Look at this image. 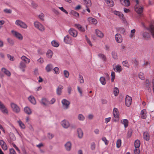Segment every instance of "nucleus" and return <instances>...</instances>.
<instances>
[{
	"instance_id": "nucleus-1",
	"label": "nucleus",
	"mask_w": 154,
	"mask_h": 154,
	"mask_svg": "<svg viewBox=\"0 0 154 154\" xmlns=\"http://www.w3.org/2000/svg\"><path fill=\"white\" fill-rule=\"evenodd\" d=\"M34 25L35 28L41 32H43L45 30V28L43 25L37 21L34 22Z\"/></svg>"
},
{
	"instance_id": "nucleus-2",
	"label": "nucleus",
	"mask_w": 154,
	"mask_h": 154,
	"mask_svg": "<svg viewBox=\"0 0 154 154\" xmlns=\"http://www.w3.org/2000/svg\"><path fill=\"white\" fill-rule=\"evenodd\" d=\"M15 24L17 26L24 29H26L28 27V26L23 21L18 20L16 21Z\"/></svg>"
},
{
	"instance_id": "nucleus-3",
	"label": "nucleus",
	"mask_w": 154,
	"mask_h": 154,
	"mask_svg": "<svg viewBox=\"0 0 154 154\" xmlns=\"http://www.w3.org/2000/svg\"><path fill=\"white\" fill-rule=\"evenodd\" d=\"M11 32L13 35L19 40H23V36L20 32L14 30H12Z\"/></svg>"
},
{
	"instance_id": "nucleus-4",
	"label": "nucleus",
	"mask_w": 154,
	"mask_h": 154,
	"mask_svg": "<svg viewBox=\"0 0 154 154\" xmlns=\"http://www.w3.org/2000/svg\"><path fill=\"white\" fill-rule=\"evenodd\" d=\"M61 103L64 109L66 110L69 109L70 104L69 101L66 99H63L61 101Z\"/></svg>"
},
{
	"instance_id": "nucleus-5",
	"label": "nucleus",
	"mask_w": 154,
	"mask_h": 154,
	"mask_svg": "<svg viewBox=\"0 0 154 154\" xmlns=\"http://www.w3.org/2000/svg\"><path fill=\"white\" fill-rule=\"evenodd\" d=\"M11 106L12 110L16 113H19L20 111V108L15 103H11Z\"/></svg>"
},
{
	"instance_id": "nucleus-6",
	"label": "nucleus",
	"mask_w": 154,
	"mask_h": 154,
	"mask_svg": "<svg viewBox=\"0 0 154 154\" xmlns=\"http://www.w3.org/2000/svg\"><path fill=\"white\" fill-rule=\"evenodd\" d=\"M0 110L5 114H8V110L5 105L0 101Z\"/></svg>"
},
{
	"instance_id": "nucleus-7",
	"label": "nucleus",
	"mask_w": 154,
	"mask_h": 154,
	"mask_svg": "<svg viewBox=\"0 0 154 154\" xmlns=\"http://www.w3.org/2000/svg\"><path fill=\"white\" fill-rule=\"evenodd\" d=\"M113 13L115 15L118 16L124 22H126L125 18L122 13L118 11H113Z\"/></svg>"
},
{
	"instance_id": "nucleus-8",
	"label": "nucleus",
	"mask_w": 154,
	"mask_h": 154,
	"mask_svg": "<svg viewBox=\"0 0 154 154\" xmlns=\"http://www.w3.org/2000/svg\"><path fill=\"white\" fill-rule=\"evenodd\" d=\"M63 41L64 43L66 44L72 45V38L68 35H66L64 38Z\"/></svg>"
},
{
	"instance_id": "nucleus-9",
	"label": "nucleus",
	"mask_w": 154,
	"mask_h": 154,
	"mask_svg": "<svg viewBox=\"0 0 154 154\" xmlns=\"http://www.w3.org/2000/svg\"><path fill=\"white\" fill-rule=\"evenodd\" d=\"M87 20L90 24L96 25L97 23V21L96 19L91 17H88Z\"/></svg>"
},
{
	"instance_id": "nucleus-10",
	"label": "nucleus",
	"mask_w": 154,
	"mask_h": 154,
	"mask_svg": "<svg viewBox=\"0 0 154 154\" xmlns=\"http://www.w3.org/2000/svg\"><path fill=\"white\" fill-rule=\"evenodd\" d=\"M69 34L74 37L75 38L78 35L77 31L75 29L71 28L68 31Z\"/></svg>"
},
{
	"instance_id": "nucleus-11",
	"label": "nucleus",
	"mask_w": 154,
	"mask_h": 154,
	"mask_svg": "<svg viewBox=\"0 0 154 154\" xmlns=\"http://www.w3.org/2000/svg\"><path fill=\"white\" fill-rule=\"evenodd\" d=\"M62 126L65 128H67L70 126V124L68 121L64 119L61 122Z\"/></svg>"
},
{
	"instance_id": "nucleus-12",
	"label": "nucleus",
	"mask_w": 154,
	"mask_h": 154,
	"mask_svg": "<svg viewBox=\"0 0 154 154\" xmlns=\"http://www.w3.org/2000/svg\"><path fill=\"white\" fill-rule=\"evenodd\" d=\"M132 102V98L131 97L127 95L125 98V103L127 106H129L131 105Z\"/></svg>"
},
{
	"instance_id": "nucleus-13",
	"label": "nucleus",
	"mask_w": 154,
	"mask_h": 154,
	"mask_svg": "<svg viewBox=\"0 0 154 154\" xmlns=\"http://www.w3.org/2000/svg\"><path fill=\"white\" fill-rule=\"evenodd\" d=\"M18 67L22 72H25V69L26 67V63L22 61H21Z\"/></svg>"
},
{
	"instance_id": "nucleus-14",
	"label": "nucleus",
	"mask_w": 154,
	"mask_h": 154,
	"mask_svg": "<svg viewBox=\"0 0 154 154\" xmlns=\"http://www.w3.org/2000/svg\"><path fill=\"white\" fill-rule=\"evenodd\" d=\"M141 35L143 38L145 39H147L149 38L150 36V34L149 32L144 31L142 32Z\"/></svg>"
},
{
	"instance_id": "nucleus-15",
	"label": "nucleus",
	"mask_w": 154,
	"mask_h": 154,
	"mask_svg": "<svg viewBox=\"0 0 154 154\" xmlns=\"http://www.w3.org/2000/svg\"><path fill=\"white\" fill-rule=\"evenodd\" d=\"M40 103L42 105L44 106H47L49 105V101L45 98H42Z\"/></svg>"
},
{
	"instance_id": "nucleus-16",
	"label": "nucleus",
	"mask_w": 154,
	"mask_h": 154,
	"mask_svg": "<svg viewBox=\"0 0 154 154\" xmlns=\"http://www.w3.org/2000/svg\"><path fill=\"white\" fill-rule=\"evenodd\" d=\"M113 113L114 118L116 119L119 118V114L118 109L117 108H114L113 109Z\"/></svg>"
},
{
	"instance_id": "nucleus-17",
	"label": "nucleus",
	"mask_w": 154,
	"mask_h": 154,
	"mask_svg": "<svg viewBox=\"0 0 154 154\" xmlns=\"http://www.w3.org/2000/svg\"><path fill=\"white\" fill-rule=\"evenodd\" d=\"M143 9L142 7L139 5H136L135 6V11L138 14H141L143 12Z\"/></svg>"
},
{
	"instance_id": "nucleus-18",
	"label": "nucleus",
	"mask_w": 154,
	"mask_h": 154,
	"mask_svg": "<svg viewBox=\"0 0 154 154\" xmlns=\"http://www.w3.org/2000/svg\"><path fill=\"white\" fill-rule=\"evenodd\" d=\"M115 40L116 42L118 43L122 42V38L121 35L119 34H116L115 36Z\"/></svg>"
},
{
	"instance_id": "nucleus-19",
	"label": "nucleus",
	"mask_w": 154,
	"mask_h": 154,
	"mask_svg": "<svg viewBox=\"0 0 154 154\" xmlns=\"http://www.w3.org/2000/svg\"><path fill=\"white\" fill-rule=\"evenodd\" d=\"M141 118L142 119H145L147 115V111L146 109H143L140 112Z\"/></svg>"
},
{
	"instance_id": "nucleus-20",
	"label": "nucleus",
	"mask_w": 154,
	"mask_h": 154,
	"mask_svg": "<svg viewBox=\"0 0 154 154\" xmlns=\"http://www.w3.org/2000/svg\"><path fill=\"white\" fill-rule=\"evenodd\" d=\"M0 145L2 148L4 150H6L8 149L6 144L3 140H0Z\"/></svg>"
},
{
	"instance_id": "nucleus-21",
	"label": "nucleus",
	"mask_w": 154,
	"mask_h": 154,
	"mask_svg": "<svg viewBox=\"0 0 154 154\" xmlns=\"http://www.w3.org/2000/svg\"><path fill=\"white\" fill-rule=\"evenodd\" d=\"M77 136L78 138L79 139H82L83 135V131L81 128H78L77 129Z\"/></svg>"
},
{
	"instance_id": "nucleus-22",
	"label": "nucleus",
	"mask_w": 154,
	"mask_h": 154,
	"mask_svg": "<svg viewBox=\"0 0 154 154\" xmlns=\"http://www.w3.org/2000/svg\"><path fill=\"white\" fill-rule=\"evenodd\" d=\"M63 88V86L61 85H59L58 86L56 89V93L57 95L60 96L61 94L62 93V90Z\"/></svg>"
},
{
	"instance_id": "nucleus-23",
	"label": "nucleus",
	"mask_w": 154,
	"mask_h": 154,
	"mask_svg": "<svg viewBox=\"0 0 154 154\" xmlns=\"http://www.w3.org/2000/svg\"><path fill=\"white\" fill-rule=\"evenodd\" d=\"M74 26L81 32H84L85 31V28L79 24H75Z\"/></svg>"
},
{
	"instance_id": "nucleus-24",
	"label": "nucleus",
	"mask_w": 154,
	"mask_h": 154,
	"mask_svg": "<svg viewBox=\"0 0 154 154\" xmlns=\"http://www.w3.org/2000/svg\"><path fill=\"white\" fill-rule=\"evenodd\" d=\"M66 150L67 151L70 150L72 147V144L70 141H68L65 144Z\"/></svg>"
},
{
	"instance_id": "nucleus-25",
	"label": "nucleus",
	"mask_w": 154,
	"mask_h": 154,
	"mask_svg": "<svg viewBox=\"0 0 154 154\" xmlns=\"http://www.w3.org/2000/svg\"><path fill=\"white\" fill-rule=\"evenodd\" d=\"M29 100L33 105H35L36 102L35 97L32 96H30L28 98Z\"/></svg>"
},
{
	"instance_id": "nucleus-26",
	"label": "nucleus",
	"mask_w": 154,
	"mask_h": 154,
	"mask_svg": "<svg viewBox=\"0 0 154 154\" xmlns=\"http://www.w3.org/2000/svg\"><path fill=\"white\" fill-rule=\"evenodd\" d=\"M113 69L116 72H120L122 70V68L121 66L118 64L113 68Z\"/></svg>"
},
{
	"instance_id": "nucleus-27",
	"label": "nucleus",
	"mask_w": 154,
	"mask_h": 154,
	"mask_svg": "<svg viewBox=\"0 0 154 154\" xmlns=\"http://www.w3.org/2000/svg\"><path fill=\"white\" fill-rule=\"evenodd\" d=\"M121 3L125 6H128L130 5L129 0H120Z\"/></svg>"
},
{
	"instance_id": "nucleus-28",
	"label": "nucleus",
	"mask_w": 154,
	"mask_h": 154,
	"mask_svg": "<svg viewBox=\"0 0 154 154\" xmlns=\"http://www.w3.org/2000/svg\"><path fill=\"white\" fill-rule=\"evenodd\" d=\"M95 33L97 36L100 38H102L104 36V34L103 32L98 29H96L95 30Z\"/></svg>"
},
{
	"instance_id": "nucleus-29",
	"label": "nucleus",
	"mask_w": 154,
	"mask_h": 154,
	"mask_svg": "<svg viewBox=\"0 0 154 154\" xmlns=\"http://www.w3.org/2000/svg\"><path fill=\"white\" fill-rule=\"evenodd\" d=\"M146 29L148 30L151 32L152 36L154 38V27L152 25H151L148 28H146Z\"/></svg>"
},
{
	"instance_id": "nucleus-30",
	"label": "nucleus",
	"mask_w": 154,
	"mask_h": 154,
	"mask_svg": "<svg viewBox=\"0 0 154 154\" xmlns=\"http://www.w3.org/2000/svg\"><path fill=\"white\" fill-rule=\"evenodd\" d=\"M24 110L25 112L28 115H30L32 114L31 110L29 107L26 106L24 108Z\"/></svg>"
},
{
	"instance_id": "nucleus-31",
	"label": "nucleus",
	"mask_w": 154,
	"mask_h": 154,
	"mask_svg": "<svg viewBox=\"0 0 154 154\" xmlns=\"http://www.w3.org/2000/svg\"><path fill=\"white\" fill-rule=\"evenodd\" d=\"M22 60L25 63H30V60L24 56H23L21 57Z\"/></svg>"
},
{
	"instance_id": "nucleus-32",
	"label": "nucleus",
	"mask_w": 154,
	"mask_h": 154,
	"mask_svg": "<svg viewBox=\"0 0 154 154\" xmlns=\"http://www.w3.org/2000/svg\"><path fill=\"white\" fill-rule=\"evenodd\" d=\"M53 68V66L52 64H48L45 67V69L48 72H49L51 71Z\"/></svg>"
},
{
	"instance_id": "nucleus-33",
	"label": "nucleus",
	"mask_w": 154,
	"mask_h": 154,
	"mask_svg": "<svg viewBox=\"0 0 154 154\" xmlns=\"http://www.w3.org/2000/svg\"><path fill=\"white\" fill-rule=\"evenodd\" d=\"M53 54V51L51 50H48L46 53L47 57L49 58H51Z\"/></svg>"
},
{
	"instance_id": "nucleus-34",
	"label": "nucleus",
	"mask_w": 154,
	"mask_h": 154,
	"mask_svg": "<svg viewBox=\"0 0 154 154\" xmlns=\"http://www.w3.org/2000/svg\"><path fill=\"white\" fill-rule=\"evenodd\" d=\"M105 2L110 7H112L114 5V3L112 0H105Z\"/></svg>"
},
{
	"instance_id": "nucleus-35",
	"label": "nucleus",
	"mask_w": 154,
	"mask_h": 154,
	"mask_svg": "<svg viewBox=\"0 0 154 154\" xmlns=\"http://www.w3.org/2000/svg\"><path fill=\"white\" fill-rule=\"evenodd\" d=\"M143 137L146 140L148 141L149 140V133L147 132H145L143 133Z\"/></svg>"
},
{
	"instance_id": "nucleus-36",
	"label": "nucleus",
	"mask_w": 154,
	"mask_h": 154,
	"mask_svg": "<svg viewBox=\"0 0 154 154\" xmlns=\"http://www.w3.org/2000/svg\"><path fill=\"white\" fill-rule=\"evenodd\" d=\"M70 14L71 15L76 17H79V14L78 12L74 10L71 11L70 12Z\"/></svg>"
},
{
	"instance_id": "nucleus-37",
	"label": "nucleus",
	"mask_w": 154,
	"mask_h": 154,
	"mask_svg": "<svg viewBox=\"0 0 154 154\" xmlns=\"http://www.w3.org/2000/svg\"><path fill=\"white\" fill-rule=\"evenodd\" d=\"M121 123L124 125V127L125 128L128 126V122L127 119H124L121 120Z\"/></svg>"
},
{
	"instance_id": "nucleus-38",
	"label": "nucleus",
	"mask_w": 154,
	"mask_h": 154,
	"mask_svg": "<svg viewBox=\"0 0 154 154\" xmlns=\"http://www.w3.org/2000/svg\"><path fill=\"white\" fill-rule=\"evenodd\" d=\"M85 6H91V5L90 0H83Z\"/></svg>"
},
{
	"instance_id": "nucleus-39",
	"label": "nucleus",
	"mask_w": 154,
	"mask_h": 154,
	"mask_svg": "<svg viewBox=\"0 0 154 154\" xmlns=\"http://www.w3.org/2000/svg\"><path fill=\"white\" fill-rule=\"evenodd\" d=\"M100 81L103 85H105L106 84V80L104 77H101L100 78Z\"/></svg>"
},
{
	"instance_id": "nucleus-40",
	"label": "nucleus",
	"mask_w": 154,
	"mask_h": 154,
	"mask_svg": "<svg viewBox=\"0 0 154 154\" xmlns=\"http://www.w3.org/2000/svg\"><path fill=\"white\" fill-rule=\"evenodd\" d=\"M51 44L52 46L55 47H57L59 45L58 42L55 40L52 41L51 42Z\"/></svg>"
},
{
	"instance_id": "nucleus-41",
	"label": "nucleus",
	"mask_w": 154,
	"mask_h": 154,
	"mask_svg": "<svg viewBox=\"0 0 154 154\" xmlns=\"http://www.w3.org/2000/svg\"><path fill=\"white\" fill-rule=\"evenodd\" d=\"M17 123L21 128L24 129L25 128V125L21 120L17 121Z\"/></svg>"
},
{
	"instance_id": "nucleus-42",
	"label": "nucleus",
	"mask_w": 154,
	"mask_h": 154,
	"mask_svg": "<svg viewBox=\"0 0 154 154\" xmlns=\"http://www.w3.org/2000/svg\"><path fill=\"white\" fill-rule=\"evenodd\" d=\"M140 145V141L138 140H137L134 142V146L135 148H139Z\"/></svg>"
},
{
	"instance_id": "nucleus-43",
	"label": "nucleus",
	"mask_w": 154,
	"mask_h": 154,
	"mask_svg": "<svg viewBox=\"0 0 154 154\" xmlns=\"http://www.w3.org/2000/svg\"><path fill=\"white\" fill-rule=\"evenodd\" d=\"M78 119L80 121H83L85 119L84 116L82 114H79L77 117Z\"/></svg>"
},
{
	"instance_id": "nucleus-44",
	"label": "nucleus",
	"mask_w": 154,
	"mask_h": 154,
	"mask_svg": "<svg viewBox=\"0 0 154 154\" xmlns=\"http://www.w3.org/2000/svg\"><path fill=\"white\" fill-rule=\"evenodd\" d=\"M112 58L115 60H117L118 59V56L117 53L115 51H113L112 52Z\"/></svg>"
},
{
	"instance_id": "nucleus-45",
	"label": "nucleus",
	"mask_w": 154,
	"mask_h": 154,
	"mask_svg": "<svg viewBox=\"0 0 154 154\" xmlns=\"http://www.w3.org/2000/svg\"><path fill=\"white\" fill-rule=\"evenodd\" d=\"M2 71L8 76H10L11 75L10 72L5 68L2 69Z\"/></svg>"
},
{
	"instance_id": "nucleus-46",
	"label": "nucleus",
	"mask_w": 154,
	"mask_h": 154,
	"mask_svg": "<svg viewBox=\"0 0 154 154\" xmlns=\"http://www.w3.org/2000/svg\"><path fill=\"white\" fill-rule=\"evenodd\" d=\"M7 56L8 58L11 61H14L15 60L14 57L12 56H11L9 54H7Z\"/></svg>"
},
{
	"instance_id": "nucleus-47",
	"label": "nucleus",
	"mask_w": 154,
	"mask_h": 154,
	"mask_svg": "<svg viewBox=\"0 0 154 154\" xmlns=\"http://www.w3.org/2000/svg\"><path fill=\"white\" fill-rule=\"evenodd\" d=\"M98 56L100 58L102 59L103 61H105L106 60V58L105 55L102 54H99Z\"/></svg>"
},
{
	"instance_id": "nucleus-48",
	"label": "nucleus",
	"mask_w": 154,
	"mask_h": 154,
	"mask_svg": "<svg viewBox=\"0 0 154 154\" xmlns=\"http://www.w3.org/2000/svg\"><path fill=\"white\" fill-rule=\"evenodd\" d=\"M113 92L115 96H117L119 93L118 88L116 87L114 89Z\"/></svg>"
},
{
	"instance_id": "nucleus-49",
	"label": "nucleus",
	"mask_w": 154,
	"mask_h": 154,
	"mask_svg": "<svg viewBox=\"0 0 154 154\" xmlns=\"http://www.w3.org/2000/svg\"><path fill=\"white\" fill-rule=\"evenodd\" d=\"M136 32V30L135 29H133L131 30V31L130 33L129 34V37L130 38H132Z\"/></svg>"
},
{
	"instance_id": "nucleus-50",
	"label": "nucleus",
	"mask_w": 154,
	"mask_h": 154,
	"mask_svg": "<svg viewBox=\"0 0 154 154\" xmlns=\"http://www.w3.org/2000/svg\"><path fill=\"white\" fill-rule=\"evenodd\" d=\"M63 74L65 77L66 78H68L69 76V72L66 70L63 71Z\"/></svg>"
},
{
	"instance_id": "nucleus-51",
	"label": "nucleus",
	"mask_w": 154,
	"mask_h": 154,
	"mask_svg": "<svg viewBox=\"0 0 154 154\" xmlns=\"http://www.w3.org/2000/svg\"><path fill=\"white\" fill-rule=\"evenodd\" d=\"M53 69L54 72V73L56 74H58L59 73L60 70L58 67H55Z\"/></svg>"
},
{
	"instance_id": "nucleus-52",
	"label": "nucleus",
	"mask_w": 154,
	"mask_h": 154,
	"mask_svg": "<svg viewBox=\"0 0 154 154\" xmlns=\"http://www.w3.org/2000/svg\"><path fill=\"white\" fill-rule=\"evenodd\" d=\"M111 81L112 82H113L114 79L115 78V73L114 72H112L111 73Z\"/></svg>"
},
{
	"instance_id": "nucleus-53",
	"label": "nucleus",
	"mask_w": 154,
	"mask_h": 154,
	"mask_svg": "<svg viewBox=\"0 0 154 154\" xmlns=\"http://www.w3.org/2000/svg\"><path fill=\"white\" fill-rule=\"evenodd\" d=\"M121 140L118 139L116 142V147L118 148H119L121 146Z\"/></svg>"
},
{
	"instance_id": "nucleus-54",
	"label": "nucleus",
	"mask_w": 154,
	"mask_h": 154,
	"mask_svg": "<svg viewBox=\"0 0 154 154\" xmlns=\"http://www.w3.org/2000/svg\"><path fill=\"white\" fill-rule=\"evenodd\" d=\"M79 81L80 83H84V80L83 77L81 75H79Z\"/></svg>"
},
{
	"instance_id": "nucleus-55",
	"label": "nucleus",
	"mask_w": 154,
	"mask_h": 154,
	"mask_svg": "<svg viewBox=\"0 0 154 154\" xmlns=\"http://www.w3.org/2000/svg\"><path fill=\"white\" fill-rule=\"evenodd\" d=\"M9 137L12 140H14L16 139V137L14 134L12 133H10L9 134Z\"/></svg>"
},
{
	"instance_id": "nucleus-56",
	"label": "nucleus",
	"mask_w": 154,
	"mask_h": 154,
	"mask_svg": "<svg viewBox=\"0 0 154 154\" xmlns=\"http://www.w3.org/2000/svg\"><path fill=\"white\" fill-rule=\"evenodd\" d=\"M122 64L124 66H125L127 67H129L128 63L127 61L125 60L123 61L122 62Z\"/></svg>"
},
{
	"instance_id": "nucleus-57",
	"label": "nucleus",
	"mask_w": 154,
	"mask_h": 154,
	"mask_svg": "<svg viewBox=\"0 0 154 154\" xmlns=\"http://www.w3.org/2000/svg\"><path fill=\"white\" fill-rule=\"evenodd\" d=\"M132 133V131L131 129L129 130L127 134V137L128 138H129L130 137Z\"/></svg>"
},
{
	"instance_id": "nucleus-58",
	"label": "nucleus",
	"mask_w": 154,
	"mask_h": 154,
	"mask_svg": "<svg viewBox=\"0 0 154 154\" xmlns=\"http://www.w3.org/2000/svg\"><path fill=\"white\" fill-rule=\"evenodd\" d=\"M96 147V145L94 143L92 142L91 144V149L92 150H94Z\"/></svg>"
},
{
	"instance_id": "nucleus-59",
	"label": "nucleus",
	"mask_w": 154,
	"mask_h": 154,
	"mask_svg": "<svg viewBox=\"0 0 154 154\" xmlns=\"http://www.w3.org/2000/svg\"><path fill=\"white\" fill-rule=\"evenodd\" d=\"M102 140L103 142H104L105 145H107L108 144L109 141L107 140L105 137H103L102 138Z\"/></svg>"
},
{
	"instance_id": "nucleus-60",
	"label": "nucleus",
	"mask_w": 154,
	"mask_h": 154,
	"mask_svg": "<svg viewBox=\"0 0 154 154\" xmlns=\"http://www.w3.org/2000/svg\"><path fill=\"white\" fill-rule=\"evenodd\" d=\"M37 62L38 64H41L43 63L44 60L42 58L40 57L37 60Z\"/></svg>"
},
{
	"instance_id": "nucleus-61",
	"label": "nucleus",
	"mask_w": 154,
	"mask_h": 154,
	"mask_svg": "<svg viewBox=\"0 0 154 154\" xmlns=\"http://www.w3.org/2000/svg\"><path fill=\"white\" fill-rule=\"evenodd\" d=\"M118 32L121 33H124L125 32V29L123 28H119L118 29Z\"/></svg>"
},
{
	"instance_id": "nucleus-62",
	"label": "nucleus",
	"mask_w": 154,
	"mask_h": 154,
	"mask_svg": "<svg viewBox=\"0 0 154 154\" xmlns=\"http://www.w3.org/2000/svg\"><path fill=\"white\" fill-rule=\"evenodd\" d=\"M56 101V99L55 98H53L51 100L49 101V105L50 104H53Z\"/></svg>"
},
{
	"instance_id": "nucleus-63",
	"label": "nucleus",
	"mask_w": 154,
	"mask_h": 154,
	"mask_svg": "<svg viewBox=\"0 0 154 154\" xmlns=\"http://www.w3.org/2000/svg\"><path fill=\"white\" fill-rule=\"evenodd\" d=\"M54 136V135L52 133H49L48 134V137L50 139H52Z\"/></svg>"
},
{
	"instance_id": "nucleus-64",
	"label": "nucleus",
	"mask_w": 154,
	"mask_h": 154,
	"mask_svg": "<svg viewBox=\"0 0 154 154\" xmlns=\"http://www.w3.org/2000/svg\"><path fill=\"white\" fill-rule=\"evenodd\" d=\"M140 150L139 148H135L134 150V153L135 154H139Z\"/></svg>"
}]
</instances>
